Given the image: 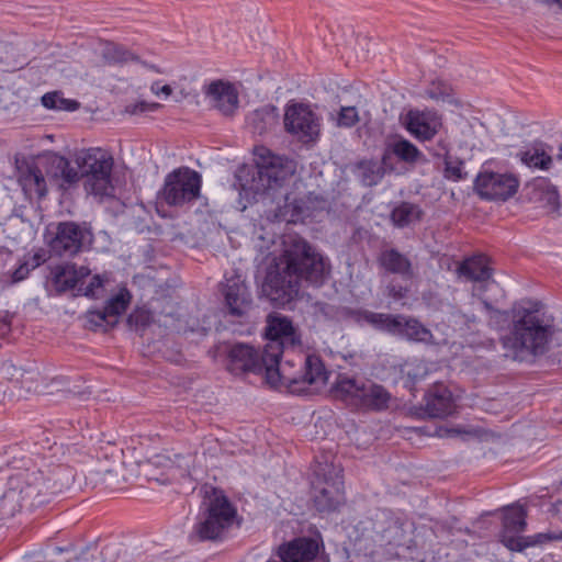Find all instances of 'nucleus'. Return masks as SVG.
Segmentation results:
<instances>
[{"instance_id": "1", "label": "nucleus", "mask_w": 562, "mask_h": 562, "mask_svg": "<svg viewBox=\"0 0 562 562\" xmlns=\"http://www.w3.org/2000/svg\"><path fill=\"white\" fill-rule=\"evenodd\" d=\"M282 252L274 258L262 285L263 294L276 306L297 296L301 281L321 286L330 276V262L300 236H286Z\"/></svg>"}, {"instance_id": "2", "label": "nucleus", "mask_w": 562, "mask_h": 562, "mask_svg": "<svg viewBox=\"0 0 562 562\" xmlns=\"http://www.w3.org/2000/svg\"><path fill=\"white\" fill-rule=\"evenodd\" d=\"M487 311L505 315L510 319L508 331L501 337L505 356L514 361L532 363L548 352L553 329L537 312L527 308H513L510 312L494 311L487 301H483Z\"/></svg>"}, {"instance_id": "3", "label": "nucleus", "mask_w": 562, "mask_h": 562, "mask_svg": "<svg viewBox=\"0 0 562 562\" xmlns=\"http://www.w3.org/2000/svg\"><path fill=\"white\" fill-rule=\"evenodd\" d=\"M256 166L248 172L250 179L241 183L243 190L250 191L255 195L277 199L281 193L284 198V207L293 206L292 215H303L310 207L303 199L291 198L285 186L295 173L293 160L282 156L273 155L269 149L261 147L257 149Z\"/></svg>"}, {"instance_id": "4", "label": "nucleus", "mask_w": 562, "mask_h": 562, "mask_svg": "<svg viewBox=\"0 0 562 562\" xmlns=\"http://www.w3.org/2000/svg\"><path fill=\"white\" fill-rule=\"evenodd\" d=\"M286 359L281 361L277 357L273 361H268L265 379L272 386H285L292 393H302L306 391L307 385H324L328 379V372L318 356L308 355L302 357L290 352L285 353Z\"/></svg>"}, {"instance_id": "5", "label": "nucleus", "mask_w": 562, "mask_h": 562, "mask_svg": "<svg viewBox=\"0 0 562 562\" xmlns=\"http://www.w3.org/2000/svg\"><path fill=\"white\" fill-rule=\"evenodd\" d=\"M48 498L43 470L20 471L9 477L8 488L0 497V515L12 517L22 507H36Z\"/></svg>"}, {"instance_id": "6", "label": "nucleus", "mask_w": 562, "mask_h": 562, "mask_svg": "<svg viewBox=\"0 0 562 562\" xmlns=\"http://www.w3.org/2000/svg\"><path fill=\"white\" fill-rule=\"evenodd\" d=\"M501 543L509 551L525 553L530 548H541L550 542L562 541V530H548L530 536H524L527 529V509L515 503L503 508Z\"/></svg>"}, {"instance_id": "7", "label": "nucleus", "mask_w": 562, "mask_h": 562, "mask_svg": "<svg viewBox=\"0 0 562 562\" xmlns=\"http://www.w3.org/2000/svg\"><path fill=\"white\" fill-rule=\"evenodd\" d=\"M204 507L193 527L191 537L199 540H218L233 525L237 515L236 508L221 490L212 488L202 503Z\"/></svg>"}, {"instance_id": "8", "label": "nucleus", "mask_w": 562, "mask_h": 562, "mask_svg": "<svg viewBox=\"0 0 562 562\" xmlns=\"http://www.w3.org/2000/svg\"><path fill=\"white\" fill-rule=\"evenodd\" d=\"M334 394L347 406L361 412L385 411L392 398L383 385L346 375H339Z\"/></svg>"}, {"instance_id": "9", "label": "nucleus", "mask_w": 562, "mask_h": 562, "mask_svg": "<svg viewBox=\"0 0 562 562\" xmlns=\"http://www.w3.org/2000/svg\"><path fill=\"white\" fill-rule=\"evenodd\" d=\"M76 165L83 178L85 190L95 196H113L115 188L112 182L113 158L101 148L80 151Z\"/></svg>"}, {"instance_id": "10", "label": "nucleus", "mask_w": 562, "mask_h": 562, "mask_svg": "<svg viewBox=\"0 0 562 562\" xmlns=\"http://www.w3.org/2000/svg\"><path fill=\"white\" fill-rule=\"evenodd\" d=\"M201 175L188 167H180L169 172L158 191V200L169 206L182 207L199 199Z\"/></svg>"}, {"instance_id": "11", "label": "nucleus", "mask_w": 562, "mask_h": 562, "mask_svg": "<svg viewBox=\"0 0 562 562\" xmlns=\"http://www.w3.org/2000/svg\"><path fill=\"white\" fill-rule=\"evenodd\" d=\"M317 481L314 482L313 501L321 513L334 512L341 504L342 497V469L333 463H319L314 471Z\"/></svg>"}, {"instance_id": "12", "label": "nucleus", "mask_w": 562, "mask_h": 562, "mask_svg": "<svg viewBox=\"0 0 562 562\" xmlns=\"http://www.w3.org/2000/svg\"><path fill=\"white\" fill-rule=\"evenodd\" d=\"M265 346L269 360L289 353L301 347V336L290 318L281 315H269L267 319Z\"/></svg>"}, {"instance_id": "13", "label": "nucleus", "mask_w": 562, "mask_h": 562, "mask_svg": "<svg viewBox=\"0 0 562 562\" xmlns=\"http://www.w3.org/2000/svg\"><path fill=\"white\" fill-rule=\"evenodd\" d=\"M276 557L267 562H329L321 535L284 542L278 547Z\"/></svg>"}, {"instance_id": "14", "label": "nucleus", "mask_w": 562, "mask_h": 562, "mask_svg": "<svg viewBox=\"0 0 562 562\" xmlns=\"http://www.w3.org/2000/svg\"><path fill=\"white\" fill-rule=\"evenodd\" d=\"M227 369L233 374H243L247 372L263 374L269 360L267 350L259 351L247 344H235L228 350Z\"/></svg>"}, {"instance_id": "15", "label": "nucleus", "mask_w": 562, "mask_h": 562, "mask_svg": "<svg viewBox=\"0 0 562 562\" xmlns=\"http://www.w3.org/2000/svg\"><path fill=\"white\" fill-rule=\"evenodd\" d=\"M48 240L50 251L57 256H75L83 247L88 231L75 222H60L55 226Z\"/></svg>"}, {"instance_id": "16", "label": "nucleus", "mask_w": 562, "mask_h": 562, "mask_svg": "<svg viewBox=\"0 0 562 562\" xmlns=\"http://www.w3.org/2000/svg\"><path fill=\"white\" fill-rule=\"evenodd\" d=\"M283 121L285 131L301 139L313 140L319 135V119L303 103L289 104Z\"/></svg>"}, {"instance_id": "17", "label": "nucleus", "mask_w": 562, "mask_h": 562, "mask_svg": "<svg viewBox=\"0 0 562 562\" xmlns=\"http://www.w3.org/2000/svg\"><path fill=\"white\" fill-rule=\"evenodd\" d=\"M474 187L485 200L505 201L517 192L519 180L510 173L483 172L476 177Z\"/></svg>"}, {"instance_id": "18", "label": "nucleus", "mask_w": 562, "mask_h": 562, "mask_svg": "<svg viewBox=\"0 0 562 562\" xmlns=\"http://www.w3.org/2000/svg\"><path fill=\"white\" fill-rule=\"evenodd\" d=\"M204 95L211 108L222 115L232 117L239 108V94L236 87L224 80H214L204 88Z\"/></svg>"}, {"instance_id": "19", "label": "nucleus", "mask_w": 562, "mask_h": 562, "mask_svg": "<svg viewBox=\"0 0 562 562\" xmlns=\"http://www.w3.org/2000/svg\"><path fill=\"white\" fill-rule=\"evenodd\" d=\"M18 182L29 198L42 199L47 193V182L44 176L42 156L37 160H24L16 167Z\"/></svg>"}, {"instance_id": "20", "label": "nucleus", "mask_w": 562, "mask_h": 562, "mask_svg": "<svg viewBox=\"0 0 562 562\" xmlns=\"http://www.w3.org/2000/svg\"><path fill=\"white\" fill-rule=\"evenodd\" d=\"M404 125L417 139L429 140L438 133L442 122L435 111L411 110L404 119Z\"/></svg>"}, {"instance_id": "21", "label": "nucleus", "mask_w": 562, "mask_h": 562, "mask_svg": "<svg viewBox=\"0 0 562 562\" xmlns=\"http://www.w3.org/2000/svg\"><path fill=\"white\" fill-rule=\"evenodd\" d=\"M42 165L46 175L56 180L63 189H68L80 180V170L77 165L71 166L67 158L58 154L43 155Z\"/></svg>"}, {"instance_id": "22", "label": "nucleus", "mask_w": 562, "mask_h": 562, "mask_svg": "<svg viewBox=\"0 0 562 562\" xmlns=\"http://www.w3.org/2000/svg\"><path fill=\"white\" fill-rule=\"evenodd\" d=\"M223 294L231 315L240 317L250 311L252 305L251 294L239 277L227 280Z\"/></svg>"}, {"instance_id": "23", "label": "nucleus", "mask_w": 562, "mask_h": 562, "mask_svg": "<svg viewBox=\"0 0 562 562\" xmlns=\"http://www.w3.org/2000/svg\"><path fill=\"white\" fill-rule=\"evenodd\" d=\"M376 261L386 273L396 274L403 281H412L415 277L411 259L395 248L381 250Z\"/></svg>"}, {"instance_id": "24", "label": "nucleus", "mask_w": 562, "mask_h": 562, "mask_svg": "<svg viewBox=\"0 0 562 562\" xmlns=\"http://www.w3.org/2000/svg\"><path fill=\"white\" fill-rule=\"evenodd\" d=\"M353 319L359 325H369L372 328L396 336L400 331V321L402 315L387 313H375L368 310H357L351 313Z\"/></svg>"}, {"instance_id": "25", "label": "nucleus", "mask_w": 562, "mask_h": 562, "mask_svg": "<svg viewBox=\"0 0 562 562\" xmlns=\"http://www.w3.org/2000/svg\"><path fill=\"white\" fill-rule=\"evenodd\" d=\"M48 497L70 490L77 483V473L66 464H57L44 471Z\"/></svg>"}, {"instance_id": "26", "label": "nucleus", "mask_w": 562, "mask_h": 562, "mask_svg": "<svg viewBox=\"0 0 562 562\" xmlns=\"http://www.w3.org/2000/svg\"><path fill=\"white\" fill-rule=\"evenodd\" d=\"M516 157L529 169L549 170L552 167L553 158L547 150L543 142L536 140L521 148Z\"/></svg>"}, {"instance_id": "27", "label": "nucleus", "mask_w": 562, "mask_h": 562, "mask_svg": "<svg viewBox=\"0 0 562 562\" xmlns=\"http://www.w3.org/2000/svg\"><path fill=\"white\" fill-rule=\"evenodd\" d=\"M453 411L451 392L445 385H435L426 395L425 412L434 418H442Z\"/></svg>"}, {"instance_id": "28", "label": "nucleus", "mask_w": 562, "mask_h": 562, "mask_svg": "<svg viewBox=\"0 0 562 562\" xmlns=\"http://www.w3.org/2000/svg\"><path fill=\"white\" fill-rule=\"evenodd\" d=\"M457 274L465 281L483 282L492 277V269L485 256L476 255L460 262L457 268Z\"/></svg>"}, {"instance_id": "29", "label": "nucleus", "mask_w": 562, "mask_h": 562, "mask_svg": "<svg viewBox=\"0 0 562 562\" xmlns=\"http://www.w3.org/2000/svg\"><path fill=\"white\" fill-rule=\"evenodd\" d=\"M86 267L77 268L76 265L66 263L56 266L53 270V282L59 292L76 288L78 282L89 276Z\"/></svg>"}, {"instance_id": "30", "label": "nucleus", "mask_w": 562, "mask_h": 562, "mask_svg": "<svg viewBox=\"0 0 562 562\" xmlns=\"http://www.w3.org/2000/svg\"><path fill=\"white\" fill-rule=\"evenodd\" d=\"M387 158V154H384L381 161L362 160L358 162L355 168L356 177L364 187L376 186L385 175Z\"/></svg>"}, {"instance_id": "31", "label": "nucleus", "mask_w": 562, "mask_h": 562, "mask_svg": "<svg viewBox=\"0 0 562 562\" xmlns=\"http://www.w3.org/2000/svg\"><path fill=\"white\" fill-rule=\"evenodd\" d=\"M279 123V113L276 106L265 105L260 109L255 110L248 116V125L251 128L252 133L262 135L272 128H274Z\"/></svg>"}, {"instance_id": "32", "label": "nucleus", "mask_w": 562, "mask_h": 562, "mask_svg": "<svg viewBox=\"0 0 562 562\" xmlns=\"http://www.w3.org/2000/svg\"><path fill=\"white\" fill-rule=\"evenodd\" d=\"M396 336L416 342H430L432 339L431 331L425 327L419 321L413 317L402 315L400 321V331Z\"/></svg>"}, {"instance_id": "33", "label": "nucleus", "mask_w": 562, "mask_h": 562, "mask_svg": "<svg viewBox=\"0 0 562 562\" xmlns=\"http://www.w3.org/2000/svg\"><path fill=\"white\" fill-rule=\"evenodd\" d=\"M422 215L423 211L417 204L402 202L393 209L391 221L394 226L403 228L418 222Z\"/></svg>"}, {"instance_id": "34", "label": "nucleus", "mask_w": 562, "mask_h": 562, "mask_svg": "<svg viewBox=\"0 0 562 562\" xmlns=\"http://www.w3.org/2000/svg\"><path fill=\"white\" fill-rule=\"evenodd\" d=\"M390 149L393 155L406 164L426 160L423 153L413 143L404 138L394 142Z\"/></svg>"}, {"instance_id": "35", "label": "nucleus", "mask_w": 562, "mask_h": 562, "mask_svg": "<svg viewBox=\"0 0 562 562\" xmlns=\"http://www.w3.org/2000/svg\"><path fill=\"white\" fill-rule=\"evenodd\" d=\"M102 57L109 64H126L137 60V56L124 46L115 43H106L102 49Z\"/></svg>"}, {"instance_id": "36", "label": "nucleus", "mask_w": 562, "mask_h": 562, "mask_svg": "<svg viewBox=\"0 0 562 562\" xmlns=\"http://www.w3.org/2000/svg\"><path fill=\"white\" fill-rule=\"evenodd\" d=\"M42 104L49 110L75 111L79 108V102L66 99L59 91L47 92L42 97Z\"/></svg>"}, {"instance_id": "37", "label": "nucleus", "mask_w": 562, "mask_h": 562, "mask_svg": "<svg viewBox=\"0 0 562 562\" xmlns=\"http://www.w3.org/2000/svg\"><path fill=\"white\" fill-rule=\"evenodd\" d=\"M130 300V293L127 291H121L106 302L104 310L109 314L112 325L117 324L119 317L126 311Z\"/></svg>"}, {"instance_id": "38", "label": "nucleus", "mask_w": 562, "mask_h": 562, "mask_svg": "<svg viewBox=\"0 0 562 562\" xmlns=\"http://www.w3.org/2000/svg\"><path fill=\"white\" fill-rule=\"evenodd\" d=\"M443 176L451 181H460L468 178V172L464 170V161L458 157L446 155L445 156V170Z\"/></svg>"}, {"instance_id": "39", "label": "nucleus", "mask_w": 562, "mask_h": 562, "mask_svg": "<svg viewBox=\"0 0 562 562\" xmlns=\"http://www.w3.org/2000/svg\"><path fill=\"white\" fill-rule=\"evenodd\" d=\"M86 321L88 328L93 330L101 329L103 331H106L108 329L115 326L112 325V323L110 322V316L104 310V307L101 310L88 311L86 314Z\"/></svg>"}, {"instance_id": "40", "label": "nucleus", "mask_w": 562, "mask_h": 562, "mask_svg": "<svg viewBox=\"0 0 562 562\" xmlns=\"http://www.w3.org/2000/svg\"><path fill=\"white\" fill-rule=\"evenodd\" d=\"M338 127L350 128L359 122V114L355 106H341L335 119Z\"/></svg>"}, {"instance_id": "41", "label": "nucleus", "mask_w": 562, "mask_h": 562, "mask_svg": "<svg viewBox=\"0 0 562 562\" xmlns=\"http://www.w3.org/2000/svg\"><path fill=\"white\" fill-rule=\"evenodd\" d=\"M407 281L391 280L385 286V294L394 301H400L406 297L409 292V286L406 284Z\"/></svg>"}, {"instance_id": "42", "label": "nucleus", "mask_w": 562, "mask_h": 562, "mask_svg": "<svg viewBox=\"0 0 562 562\" xmlns=\"http://www.w3.org/2000/svg\"><path fill=\"white\" fill-rule=\"evenodd\" d=\"M312 198H314V199H315V201H316V205H313V206L307 205L310 209H308V210H307V211H306L302 216L306 215V214H307V212H308L311 209H312V210H315V209H323V207L325 206L326 201H325L323 198H318V196H317V195H315L314 193H310V194L307 195V200H308L310 202H312ZM274 201H277V204H279V207H283V209H284V214H290L292 218H294V217H300V216H301V215H294V216L292 215L293 206H290L289 209H285V207H284V198H283V196H281V193H278V194H277V199H276Z\"/></svg>"}, {"instance_id": "43", "label": "nucleus", "mask_w": 562, "mask_h": 562, "mask_svg": "<svg viewBox=\"0 0 562 562\" xmlns=\"http://www.w3.org/2000/svg\"><path fill=\"white\" fill-rule=\"evenodd\" d=\"M312 198H314V199H315V201H316V205H313V206L307 205L310 209H308V210H307V211H306L302 216L306 215V214H307V212H308L311 209H312V210H315V209H323V207L325 206L326 201H325L323 198H318V196H317V195H315L314 193H310V194L307 195V200H308L310 202H312ZM274 201H277V204H279V207H283V209H284V214H290L292 218H294V217H300V216H301V215H294V216L292 215L293 206H290L289 209H285V207H284V198H283V196H281V193H278V194H277V199H276Z\"/></svg>"}, {"instance_id": "44", "label": "nucleus", "mask_w": 562, "mask_h": 562, "mask_svg": "<svg viewBox=\"0 0 562 562\" xmlns=\"http://www.w3.org/2000/svg\"><path fill=\"white\" fill-rule=\"evenodd\" d=\"M161 105L155 102L138 101L135 103L127 104L124 112L131 115L143 114L146 112H154Z\"/></svg>"}, {"instance_id": "45", "label": "nucleus", "mask_w": 562, "mask_h": 562, "mask_svg": "<svg viewBox=\"0 0 562 562\" xmlns=\"http://www.w3.org/2000/svg\"><path fill=\"white\" fill-rule=\"evenodd\" d=\"M409 382L415 383L419 379H422L425 374V367L423 364H417L415 369H411L407 367V369L404 371Z\"/></svg>"}, {"instance_id": "46", "label": "nucleus", "mask_w": 562, "mask_h": 562, "mask_svg": "<svg viewBox=\"0 0 562 562\" xmlns=\"http://www.w3.org/2000/svg\"><path fill=\"white\" fill-rule=\"evenodd\" d=\"M102 286V281L99 276H94L90 283L87 285L85 294L87 296H94V289H99Z\"/></svg>"}, {"instance_id": "47", "label": "nucleus", "mask_w": 562, "mask_h": 562, "mask_svg": "<svg viewBox=\"0 0 562 562\" xmlns=\"http://www.w3.org/2000/svg\"><path fill=\"white\" fill-rule=\"evenodd\" d=\"M32 269L30 266L24 261L20 267L14 271L13 278L15 281H21L30 273Z\"/></svg>"}, {"instance_id": "48", "label": "nucleus", "mask_w": 562, "mask_h": 562, "mask_svg": "<svg viewBox=\"0 0 562 562\" xmlns=\"http://www.w3.org/2000/svg\"><path fill=\"white\" fill-rule=\"evenodd\" d=\"M150 90L156 95H159L160 93H162L166 97L170 95L172 92V89L169 85H165V86L160 87L158 82L153 83Z\"/></svg>"}, {"instance_id": "49", "label": "nucleus", "mask_w": 562, "mask_h": 562, "mask_svg": "<svg viewBox=\"0 0 562 562\" xmlns=\"http://www.w3.org/2000/svg\"><path fill=\"white\" fill-rule=\"evenodd\" d=\"M45 261L43 255L41 254H34L33 256L29 257L25 262L30 266L32 270L41 266Z\"/></svg>"}, {"instance_id": "50", "label": "nucleus", "mask_w": 562, "mask_h": 562, "mask_svg": "<svg viewBox=\"0 0 562 562\" xmlns=\"http://www.w3.org/2000/svg\"><path fill=\"white\" fill-rule=\"evenodd\" d=\"M161 322L164 326L170 328L171 330L179 331L181 328L180 325L178 324L179 319L173 318V316L171 315L165 316L164 321Z\"/></svg>"}, {"instance_id": "51", "label": "nucleus", "mask_w": 562, "mask_h": 562, "mask_svg": "<svg viewBox=\"0 0 562 562\" xmlns=\"http://www.w3.org/2000/svg\"><path fill=\"white\" fill-rule=\"evenodd\" d=\"M547 195H548V202L551 205L557 206L558 202H559V193H558V191L554 188L549 189Z\"/></svg>"}, {"instance_id": "52", "label": "nucleus", "mask_w": 562, "mask_h": 562, "mask_svg": "<svg viewBox=\"0 0 562 562\" xmlns=\"http://www.w3.org/2000/svg\"><path fill=\"white\" fill-rule=\"evenodd\" d=\"M463 322L468 325L469 328H471L470 324L476 323V317L474 315H462Z\"/></svg>"}, {"instance_id": "53", "label": "nucleus", "mask_w": 562, "mask_h": 562, "mask_svg": "<svg viewBox=\"0 0 562 562\" xmlns=\"http://www.w3.org/2000/svg\"><path fill=\"white\" fill-rule=\"evenodd\" d=\"M99 480L94 476L91 475V477L89 479V482H88V479L86 477V481H85V485H92V486H95L98 484Z\"/></svg>"}, {"instance_id": "54", "label": "nucleus", "mask_w": 562, "mask_h": 562, "mask_svg": "<svg viewBox=\"0 0 562 562\" xmlns=\"http://www.w3.org/2000/svg\"><path fill=\"white\" fill-rule=\"evenodd\" d=\"M461 431L459 429H456V428H452V429H447L446 430V435L447 436H456V435H459Z\"/></svg>"}, {"instance_id": "55", "label": "nucleus", "mask_w": 562, "mask_h": 562, "mask_svg": "<svg viewBox=\"0 0 562 562\" xmlns=\"http://www.w3.org/2000/svg\"><path fill=\"white\" fill-rule=\"evenodd\" d=\"M555 159L562 162V144L559 146L558 154L555 155Z\"/></svg>"}, {"instance_id": "56", "label": "nucleus", "mask_w": 562, "mask_h": 562, "mask_svg": "<svg viewBox=\"0 0 562 562\" xmlns=\"http://www.w3.org/2000/svg\"><path fill=\"white\" fill-rule=\"evenodd\" d=\"M27 374H30L31 376L25 378V380H22V383H25L27 380H33V376L35 375L34 372H27Z\"/></svg>"}, {"instance_id": "57", "label": "nucleus", "mask_w": 562, "mask_h": 562, "mask_svg": "<svg viewBox=\"0 0 562 562\" xmlns=\"http://www.w3.org/2000/svg\"><path fill=\"white\" fill-rule=\"evenodd\" d=\"M428 94L430 98H434V99L437 98V95L432 91H429Z\"/></svg>"}, {"instance_id": "58", "label": "nucleus", "mask_w": 562, "mask_h": 562, "mask_svg": "<svg viewBox=\"0 0 562 562\" xmlns=\"http://www.w3.org/2000/svg\"><path fill=\"white\" fill-rule=\"evenodd\" d=\"M555 3H558L562 8V0H553Z\"/></svg>"}, {"instance_id": "59", "label": "nucleus", "mask_w": 562, "mask_h": 562, "mask_svg": "<svg viewBox=\"0 0 562 562\" xmlns=\"http://www.w3.org/2000/svg\"><path fill=\"white\" fill-rule=\"evenodd\" d=\"M77 484H78V487H79V488H82V484H81V482H78Z\"/></svg>"}, {"instance_id": "60", "label": "nucleus", "mask_w": 562, "mask_h": 562, "mask_svg": "<svg viewBox=\"0 0 562 562\" xmlns=\"http://www.w3.org/2000/svg\"><path fill=\"white\" fill-rule=\"evenodd\" d=\"M528 562H537V561H533L532 559H530Z\"/></svg>"}]
</instances>
